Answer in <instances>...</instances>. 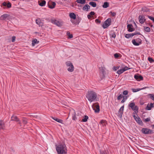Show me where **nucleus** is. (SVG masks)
I'll use <instances>...</instances> for the list:
<instances>
[{
	"label": "nucleus",
	"instance_id": "53",
	"mask_svg": "<svg viewBox=\"0 0 154 154\" xmlns=\"http://www.w3.org/2000/svg\"><path fill=\"white\" fill-rule=\"evenodd\" d=\"M110 13H111V14L113 17H114L116 15V13L115 12H112V11H111L110 12Z\"/></svg>",
	"mask_w": 154,
	"mask_h": 154
},
{
	"label": "nucleus",
	"instance_id": "58",
	"mask_svg": "<svg viewBox=\"0 0 154 154\" xmlns=\"http://www.w3.org/2000/svg\"><path fill=\"white\" fill-rule=\"evenodd\" d=\"M119 67L117 66V67H114L113 69L115 71H116L117 69H119Z\"/></svg>",
	"mask_w": 154,
	"mask_h": 154
},
{
	"label": "nucleus",
	"instance_id": "36",
	"mask_svg": "<svg viewBox=\"0 0 154 154\" xmlns=\"http://www.w3.org/2000/svg\"><path fill=\"white\" fill-rule=\"evenodd\" d=\"M144 30L146 32H149L150 31V28L149 27H146L145 26L144 27Z\"/></svg>",
	"mask_w": 154,
	"mask_h": 154
},
{
	"label": "nucleus",
	"instance_id": "51",
	"mask_svg": "<svg viewBox=\"0 0 154 154\" xmlns=\"http://www.w3.org/2000/svg\"><path fill=\"white\" fill-rule=\"evenodd\" d=\"M128 91L127 90L124 91L123 92V94L125 95H126L128 94Z\"/></svg>",
	"mask_w": 154,
	"mask_h": 154
},
{
	"label": "nucleus",
	"instance_id": "3",
	"mask_svg": "<svg viewBox=\"0 0 154 154\" xmlns=\"http://www.w3.org/2000/svg\"><path fill=\"white\" fill-rule=\"evenodd\" d=\"M66 66L69 67L67 69L68 71L72 72L73 71L74 67L72 63L70 61H68L66 62Z\"/></svg>",
	"mask_w": 154,
	"mask_h": 154
},
{
	"label": "nucleus",
	"instance_id": "48",
	"mask_svg": "<svg viewBox=\"0 0 154 154\" xmlns=\"http://www.w3.org/2000/svg\"><path fill=\"white\" fill-rule=\"evenodd\" d=\"M130 69V68L128 67H127V66H125L123 68V69L124 70V71H126V70H127L128 69Z\"/></svg>",
	"mask_w": 154,
	"mask_h": 154
},
{
	"label": "nucleus",
	"instance_id": "15",
	"mask_svg": "<svg viewBox=\"0 0 154 154\" xmlns=\"http://www.w3.org/2000/svg\"><path fill=\"white\" fill-rule=\"evenodd\" d=\"M9 16V15L8 14H5L1 16L0 18V19L1 20H5Z\"/></svg>",
	"mask_w": 154,
	"mask_h": 154
},
{
	"label": "nucleus",
	"instance_id": "34",
	"mask_svg": "<svg viewBox=\"0 0 154 154\" xmlns=\"http://www.w3.org/2000/svg\"><path fill=\"white\" fill-rule=\"evenodd\" d=\"M80 22V21L79 20L76 19L72 21V23L75 25L78 24Z\"/></svg>",
	"mask_w": 154,
	"mask_h": 154
},
{
	"label": "nucleus",
	"instance_id": "20",
	"mask_svg": "<svg viewBox=\"0 0 154 154\" xmlns=\"http://www.w3.org/2000/svg\"><path fill=\"white\" fill-rule=\"evenodd\" d=\"M36 23L39 25V26H42L43 25L41 21L40 18L37 19L36 20Z\"/></svg>",
	"mask_w": 154,
	"mask_h": 154
},
{
	"label": "nucleus",
	"instance_id": "19",
	"mask_svg": "<svg viewBox=\"0 0 154 154\" xmlns=\"http://www.w3.org/2000/svg\"><path fill=\"white\" fill-rule=\"evenodd\" d=\"M39 42V41H37L36 39L35 38L32 41V46H34L35 45V44H38Z\"/></svg>",
	"mask_w": 154,
	"mask_h": 154
},
{
	"label": "nucleus",
	"instance_id": "5",
	"mask_svg": "<svg viewBox=\"0 0 154 154\" xmlns=\"http://www.w3.org/2000/svg\"><path fill=\"white\" fill-rule=\"evenodd\" d=\"M111 19L110 18H109L104 22L102 26L104 29H106L111 25Z\"/></svg>",
	"mask_w": 154,
	"mask_h": 154
},
{
	"label": "nucleus",
	"instance_id": "10",
	"mask_svg": "<svg viewBox=\"0 0 154 154\" xmlns=\"http://www.w3.org/2000/svg\"><path fill=\"white\" fill-rule=\"evenodd\" d=\"M133 117L135 121L141 125H143V123L139 117H137L135 115L133 116Z\"/></svg>",
	"mask_w": 154,
	"mask_h": 154
},
{
	"label": "nucleus",
	"instance_id": "42",
	"mask_svg": "<svg viewBox=\"0 0 154 154\" xmlns=\"http://www.w3.org/2000/svg\"><path fill=\"white\" fill-rule=\"evenodd\" d=\"M145 109L147 110H150L151 109V108L150 107V105L148 104L145 108Z\"/></svg>",
	"mask_w": 154,
	"mask_h": 154
},
{
	"label": "nucleus",
	"instance_id": "63",
	"mask_svg": "<svg viewBox=\"0 0 154 154\" xmlns=\"http://www.w3.org/2000/svg\"><path fill=\"white\" fill-rule=\"evenodd\" d=\"M137 89L133 88L132 89V91H133V92H136L137 91H136Z\"/></svg>",
	"mask_w": 154,
	"mask_h": 154
},
{
	"label": "nucleus",
	"instance_id": "14",
	"mask_svg": "<svg viewBox=\"0 0 154 154\" xmlns=\"http://www.w3.org/2000/svg\"><path fill=\"white\" fill-rule=\"evenodd\" d=\"M5 128V123L3 120H0V131L1 129H4Z\"/></svg>",
	"mask_w": 154,
	"mask_h": 154
},
{
	"label": "nucleus",
	"instance_id": "30",
	"mask_svg": "<svg viewBox=\"0 0 154 154\" xmlns=\"http://www.w3.org/2000/svg\"><path fill=\"white\" fill-rule=\"evenodd\" d=\"M76 2L78 3L84 4L85 3V0H77Z\"/></svg>",
	"mask_w": 154,
	"mask_h": 154
},
{
	"label": "nucleus",
	"instance_id": "1",
	"mask_svg": "<svg viewBox=\"0 0 154 154\" xmlns=\"http://www.w3.org/2000/svg\"><path fill=\"white\" fill-rule=\"evenodd\" d=\"M56 149L58 154H66L67 153V147L64 144L56 145Z\"/></svg>",
	"mask_w": 154,
	"mask_h": 154
},
{
	"label": "nucleus",
	"instance_id": "45",
	"mask_svg": "<svg viewBox=\"0 0 154 154\" xmlns=\"http://www.w3.org/2000/svg\"><path fill=\"white\" fill-rule=\"evenodd\" d=\"M123 97L122 95V94H120L118 96V97H117V99L118 100H120L122 98V97Z\"/></svg>",
	"mask_w": 154,
	"mask_h": 154
},
{
	"label": "nucleus",
	"instance_id": "41",
	"mask_svg": "<svg viewBox=\"0 0 154 154\" xmlns=\"http://www.w3.org/2000/svg\"><path fill=\"white\" fill-rule=\"evenodd\" d=\"M136 40L138 43L140 44V45L142 43V40L140 38H138Z\"/></svg>",
	"mask_w": 154,
	"mask_h": 154
},
{
	"label": "nucleus",
	"instance_id": "52",
	"mask_svg": "<svg viewBox=\"0 0 154 154\" xmlns=\"http://www.w3.org/2000/svg\"><path fill=\"white\" fill-rule=\"evenodd\" d=\"M87 17L88 19H90L91 18H92L93 19H94L93 16H91L90 14H89L87 15Z\"/></svg>",
	"mask_w": 154,
	"mask_h": 154
},
{
	"label": "nucleus",
	"instance_id": "40",
	"mask_svg": "<svg viewBox=\"0 0 154 154\" xmlns=\"http://www.w3.org/2000/svg\"><path fill=\"white\" fill-rule=\"evenodd\" d=\"M22 121L23 124L25 125L27 123V120L25 118H23L22 119Z\"/></svg>",
	"mask_w": 154,
	"mask_h": 154
},
{
	"label": "nucleus",
	"instance_id": "21",
	"mask_svg": "<svg viewBox=\"0 0 154 154\" xmlns=\"http://www.w3.org/2000/svg\"><path fill=\"white\" fill-rule=\"evenodd\" d=\"M69 16L71 18L75 20L76 19L75 14L73 13H70L69 14Z\"/></svg>",
	"mask_w": 154,
	"mask_h": 154
},
{
	"label": "nucleus",
	"instance_id": "32",
	"mask_svg": "<svg viewBox=\"0 0 154 154\" xmlns=\"http://www.w3.org/2000/svg\"><path fill=\"white\" fill-rule=\"evenodd\" d=\"M88 118V116H87L85 115L84 116V118L82 119V121L84 122H86L87 121Z\"/></svg>",
	"mask_w": 154,
	"mask_h": 154
},
{
	"label": "nucleus",
	"instance_id": "39",
	"mask_svg": "<svg viewBox=\"0 0 154 154\" xmlns=\"http://www.w3.org/2000/svg\"><path fill=\"white\" fill-rule=\"evenodd\" d=\"M100 78L101 80H102L103 79H104L105 77V74H102V73H100Z\"/></svg>",
	"mask_w": 154,
	"mask_h": 154
},
{
	"label": "nucleus",
	"instance_id": "18",
	"mask_svg": "<svg viewBox=\"0 0 154 154\" xmlns=\"http://www.w3.org/2000/svg\"><path fill=\"white\" fill-rule=\"evenodd\" d=\"M110 36L111 38H115L116 37V32L114 31H111L110 33Z\"/></svg>",
	"mask_w": 154,
	"mask_h": 154
},
{
	"label": "nucleus",
	"instance_id": "35",
	"mask_svg": "<svg viewBox=\"0 0 154 154\" xmlns=\"http://www.w3.org/2000/svg\"><path fill=\"white\" fill-rule=\"evenodd\" d=\"M108 152V151L105 150L100 151V154H107Z\"/></svg>",
	"mask_w": 154,
	"mask_h": 154
},
{
	"label": "nucleus",
	"instance_id": "54",
	"mask_svg": "<svg viewBox=\"0 0 154 154\" xmlns=\"http://www.w3.org/2000/svg\"><path fill=\"white\" fill-rule=\"evenodd\" d=\"M16 38V37L15 36H13L12 37L11 41L12 42H15Z\"/></svg>",
	"mask_w": 154,
	"mask_h": 154
},
{
	"label": "nucleus",
	"instance_id": "57",
	"mask_svg": "<svg viewBox=\"0 0 154 154\" xmlns=\"http://www.w3.org/2000/svg\"><path fill=\"white\" fill-rule=\"evenodd\" d=\"M134 33V35H141V34H140V32H137V31L136 32Z\"/></svg>",
	"mask_w": 154,
	"mask_h": 154
},
{
	"label": "nucleus",
	"instance_id": "17",
	"mask_svg": "<svg viewBox=\"0 0 154 154\" xmlns=\"http://www.w3.org/2000/svg\"><path fill=\"white\" fill-rule=\"evenodd\" d=\"M11 120L12 121L19 122L20 120L19 118L16 116L13 115L11 117Z\"/></svg>",
	"mask_w": 154,
	"mask_h": 154
},
{
	"label": "nucleus",
	"instance_id": "56",
	"mask_svg": "<svg viewBox=\"0 0 154 154\" xmlns=\"http://www.w3.org/2000/svg\"><path fill=\"white\" fill-rule=\"evenodd\" d=\"M95 22L97 23H100L101 21L98 19H96L95 20Z\"/></svg>",
	"mask_w": 154,
	"mask_h": 154
},
{
	"label": "nucleus",
	"instance_id": "23",
	"mask_svg": "<svg viewBox=\"0 0 154 154\" xmlns=\"http://www.w3.org/2000/svg\"><path fill=\"white\" fill-rule=\"evenodd\" d=\"M109 3L107 2H104L103 4V5L102 7L104 8H106L109 7Z\"/></svg>",
	"mask_w": 154,
	"mask_h": 154
},
{
	"label": "nucleus",
	"instance_id": "61",
	"mask_svg": "<svg viewBox=\"0 0 154 154\" xmlns=\"http://www.w3.org/2000/svg\"><path fill=\"white\" fill-rule=\"evenodd\" d=\"M150 106L151 108L154 107L153 104L152 103H150Z\"/></svg>",
	"mask_w": 154,
	"mask_h": 154
},
{
	"label": "nucleus",
	"instance_id": "44",
	"mask_svg": "<svg viewBox=\"0 0 154 154\" xmlns=\"http://www.w3.org/2000/svg\"><path fill=\"white\" fill-rule=\"evenodd\" d=\"M120 55V54L119 53H116L114 54V56L116 58H118L119 57V55Z\"/></svg>",
	"mask_w": 154,
	"mask_h": 154
},
{
	"label": "nucleus",
	"instance_id": "6",
	"mask_svg": "<svg viewBox=\"0 0 154 154\" xmlns=\"http://www.w3.org/2000/svg\"><path fill=\"white\" fill-rule=\"evenodd\" d=\"M92 108L96 113H99L100 112V106L98 103L94 104L92 106Z\"/></svg>",
	"mask_w": 154,
	"mask_h": 154
},
{
	"label": "nucleus",
	"instance_id": "16",
	"mask_svg": "<svg viewBox=\"0 0 154 154\" xmlns=\"http://www.w3.org/2000/svg\"><path fill=\"white\" fill-rule=\"evenodd\" d=\"M38 3L40 6L43 7L45 5L46 3V2L45 0H43L41 1V2L40 1L38 2Z\"/></svg>",
	"mask_w": 154,
	"mask_h": 154
},
{
	"label": "nucleus",
	"instance_id": "37",
	"mask_svg": "<svg viewBox=\"0 0 154 154\" xmlns=\"http://www.w3.org/2000/svg\"><path fill=\"white\" fill-rule=\"evenodd\" d=\"M124 71L123 70V69L119 70L117 71V73L119 75H120L123 73L124 72Z\"/></svg>",
	"mask_w": 154,
	"mask_h": 154
},
{
	"label": "nucleus",
	"instance_id": "59",
	"mask_svg": "<svg viewBox=\"0 0 154 154\" xmlns=\"http://www.w3.org/2000/svg\"><path fill=\"white\" fill-rule=\"evenodd\" d=\"M150 120V118H147L145 119V122H148Z\"/></svg>",
	"mask_w": 154,
	"mask_h": 154
},
{
	"label": "nucleus",
	"instance_id": "24",
	"mask_svg": "<svg viewBox=\"0 0 154 154\" xmlns=\"http://www.w3.org/2000/svg\"><path fill=\"white\" fill-rule=\"evenodd\" d=\"M76 116V113L75 111H74L72 115V118L73 120L74 121H75L76 120L77 118Z\"/></svg>",
	"mask_w": 154,
	"mask_h": 154
},
{
	"label": "nucleus",
	"instance_id": "25",
	"mask_svg": "<svg viewBox=\"0 0 154 154\" xmlns=\"http://www.w3.org/2000/svg\"><path fill=\"white\" fill-rule=\"evenodd\" d=\"M132 42L133 45L135 46H138L140 45V44L138 43L135 39H133L132 41Z\"/></svg>",
	"mask_w": 154,
	"mask_h": 154
},
{
	"label": "nucleus",
	"instance_id": "38",
	"mask_svg": "<svg viewBox=\"0 0 154 154\" xmlns=\"http://www.w3.org/2000/svg\"><path fill=\"white\" fill-rule=\"evenodd\" d=\"M100 69L101 71V72H100V73H102V74H105V71L103 67H101Z\"/></svg>",
	"mask_w": 154,
	"mask_h": 154
},
{
	"label": "nucleus",
	"instance_id": "29",
	"mask_svg": "<svg viewBox=\"0 0 154 154\" xmlns=\"http://www.w3.org/2000/svg\"><path fill=\"white\" fill-rule=\"evenodd\" d=\"M134 106L135 103L134 102L130 103L129 105V107H130L132 110H133Z\"/></svg>",
	"mask_w": 154,
	"mask_h": 154
},
{
	"label": "nucleus",
	"instance_id": "7",
	"mask_svg": "<svg viewBox=\"0 0 154 154\" xmlns=\"http://www.w3.org/2000/svg\"><path fill=\"white\" fill-rule=\"evenodd\" d=\"M142 132L145 134H148L153 133L152 131L147 128H143L141 130Z\"/></svg>",
	"mask_w": 154,
	"mask_h": 154
},
{
	"label": "nucleus",
	"instance_id": "55",
	"mask_svg": "<svg viewBox=\"0 0 154 154\" xmlns=\"http://www.w3.org/2000/svg\"><path fill=\"white\" fill-rule=\"evenodd\" d=\"M95 14V13H94V11H91L89 13V14L91 16H93V15H94Z\"/></svg>",
	"mask_w": 154,
	"mask_h": 154
},
{
	"label": "nucleus",
	"instance_id": "33",
	"mask_svg": "<svg viewBox=\"0 0 154 154\" xmlns=\"http://www.w3.org/2000/svg\"><path fill=\"white\" fill-rule=\"evenodd\" d=\"M88 6H89V5H85L83 7V10L84 11H88Z\"/></svg>",
	"mask_w": 154,
	"mask_h": 154
},
{
	"label": "nucleus",
	"instance_id": "60",
	"mask_svg": "<svg viewBox=\"0 0 154 154\" xmlns=\"http://www.w3.org/2000/svg\"><path fill=\"white\" fill-rule=\"evenodd\" d=\"M76 2H75L74 3H73L72 5L71 6L72 7H74V6H76L77 5V4L76 3Z\"/></svg>",
	"mask_w": 154,
	"mask_h": 154
},
{
	"label": "nucleus",
	"instance_id": "43",
	"mask_svg": "<svg viewBox=\"0 0 154 154\" xmlns=\"http://www.w3.org/2000/svg\"><path fill=\"white\" fill-rule=\"evenodd\" d=\"M148 60L150 63L154 62V60L152 58L150 57H149L148 58Z\"/></svg>",
	"mask_w": 154,
	"mask_h": 154
},
{
	"label": "nucleus",
	"instance_id": "49",
	"mask_svg": "<svg viewBox=\"0 0 154 154\" xmlns=\"http://www.w3.org/2000/svg\"><path fill=\"white\" fill-rule=\"evenodd\" d=\"M125 37L127 38H128L131 37L130 34H126L125 35Z\"/></svg>",
	"mask_w": 154,
	"mask_h": 154
},
{
	"label": "nucleus",
	"instance_id": "8",
	"mask_svg": "<svg viewBox=\"0 0 154 154\" xmlns=\"http://www.w3.org/2000/svg\"><path fill=\"white\" fill-rule=\"evenodd\" d=\"M124 109V105H123L120 108L118 111V116L121 118L122 117V114L123 113Z\"/></svg>",
	"mask_w": 154,
	"mask_h": 154
},
{
	"label": "nucleus",
	"instance_id": "64",
	"mask_svg": "<svg viewBox=\"0 0 154 154\" xmlns=\"http://www.w3.org/2000/svg\"><path fill=\"white\" fill-rule=\"evenodd\" d=\"M130 35H131V37H132L134 35V33H132L130 34Z\"/></svg>",
	"mask_w": 154,
	"mask_h": 154
},
{
	"label": "nucleus",
	"instance_id": "27",
	"mask_svg": "<svg viewBox=\"0 0 154 154\" xmlns=\"http://www.w3.org/2000/svg\"><path fill=\"white\" fill-rule=\"evenodd\" d=\"M133 110L136 113H138V106L135 105Z\"/></svg>",
	"mask_w": 154,
	"mask_h": 154
},
{
	"label": "nucleus",
	"instance_id": "4",
	"mask_svg": "<svg viewBox=\"0 0 154 154\" xmlns=\"http://www.w3.org/2000/svg\"><path fill=\"white\" fill-rule=\"evenodd\" d=\"M51 21L52 23L59 27L61 26L63 23V22L59 21L55 19H51Z\"/></svg>",
	"mask_w": 154,
	"mask_h": 154
},
{
	"label": "nucleus",
	"instance_id": "31",
	"mask_svg": "<svg viewBox=\"0 0 154 154\" xmlns=\"http://www.w3.org/2000/svg\"><path fill=\"white\" fill-rule=\"evenodd\" d=\"M67 35L68 36V38L71 39L73 38V35L72 34H71L69 31L67 32L66 33Z\"/></svg>",
	"mask_w": 154,
	"mask_h": 154
},
{
	"label": "nucleus",
	"instance_id": "11",
	"mask_svg": "<svg viewBox=\"0 0 154 154\" xmlns=\"http://www.w3.org/2000/svg\"><path fill=\"white\" fill-rule=\"evenodd\" d=\"M139 22L141 23H143L146 21L145 17L143 15H140L139 17Z\"/></svg>",
	"mask_w": 154,
	"mask_h": 154
},
{
	"label": "nucleus",
	"instance_id": "22",
	"mask_svg": "<svg viewBox=\"0 0 154 154\" xmlns=\"http://www.w3.org/2000/svg\"><path fill=\"white\" fill-rule=\"evenodd\" d=\"M52 118L55 120V121H56L57 122L61 123L62 124H63V120L62 119H58L55 118L53 117H52Z\"/></svg>",
	"mask_w": 154,
	"mask_h": 154
},
{
	"label": "nucleus",
	"instance_id": "9",
	"mask_svg": "<svg viewBox=\"0 0 154 154\" xmlns=\"http://www.w3.org/2000/svg\"><path fill=\"white\" fill-rule=\"evenodd\" d=\"M134 78L137 81H140L141 80H143V77L141 75L139 74H137L134 75Z\"/></svg>",
	"mask_w": 154,
	"mask_h": 154
},
{
	"label": "nucleus",
	"instance_id": "47",
	"mask_svg": "<svg viewBox=\"0 0 154 154\" xmlns=\"http://www.w3.org/2000/svg\"><path fill=\"white\" fill-rule=\"evenodd\" d=\"M149 95L150 96V98L154 101V95L152 94H149Z\"/></svg>",
	"mask_w": 154,
	"mask_h": 154
},
{
	"label": "nucleus",
	"instance_id": "62",
	"mask_svg": "<svg viewBox=\"0 0 154 154\" xmlns=\"http://www.w3.org/2000/svg\"><path fill=\"white\" fill-rule=\"evenodd\" d=\"M7 3L6 2H4L3 3L2 5L3 6H7Z\"/></svg>",
	"mask_w": 154,
	"mask_h": 154
},
{
	"label": "nucleus",
	"instance_id": "2",
	"mask_svg": "<svg viewBox=\"0 0 154 154\" xmlns=\"http://www.w3.org/2000/svg\"><path fill=\"white\" fill-rule=\"evenodd\" d=\"M96 93L92 91H88L86 97L90 102L95 101L97 97Z\"/></svg>",
	"mask_w": 154,
	"mask_h": 154
},
{
	"label": "nucleus",
	"instance_id": "13",
	"mask_svg": "<svg viewBox=\"0 0 154 154\" xmlns=\"http://www.w3.org/2000/svg\"><path fill=\"white\" fill-rule=\"evenodd\" d=\"M128 31L129 32H132L135 30L133 28V26L132 24H129L127 25Z\"/></svg>",
	"mask_w": 154,
	"mask_h": 154
},
{
	"label": "nucleus",
	"instance_id": "12",
	"mask_svg": "<svg viewBox=\"0 0 154 154\" xmlns=\"http://www.w3.org/2000/svg\"><path fill=\"white\" fill-rule=\"evenodd\" d=\"M56 5V3L54 2H49L48 4V7L51 9L54 8Z\"/></svg>",
	"mask_w": 154,
	"mask_h": 154
},
{
	"label": "nucleus",
	"instance_id": "28",
	"mask_svg": "<svg viewBox=\"0 0 154 154\" xmlns=\"http://www.w3.org/2000/svg\"><path fill=\"white\" fill-rule=\"evenodd\" d=\"M100 123L103 124V126H106L107 124V122L106 120H102L100 121Z\"/></svg>",
	"mask_w": 154,
	"mask_h": 154
},
{
	"label": "nucleus",
	"instance_id": "50",
	"mask_svg": "<svg viewBox=\"0 0 154 154\" xmlns=\"http://www.w3.org/2000/svg\"><path fill=\"white\" fill-rule=\"evenodd\" d=\"M146 88V87H144V88H137V90L136 91H138L140 90H142V89H145V88Z\"/></svg>",
	"mask_w": 154,
	"mask_h": 154
},
{
	"label": "nucleus",
	"instance_id": "26",
	"mask_svg": "<svg viewBox=\"0 0 154 154\" xmlns=\"http://www.w3.org/2000/svg\"><path fill=\"white\" fill-rule=\"evenodd\" d=\"M89 4L93 7H95L97 6V4L95 2H91Z\"/></svg>",
	"mask_w": 154,
	"mask_h": 154
},
{
	"label": "nucleus",
	"instance_id": "46",
	"mask_svg": "<svg viewBox=\"0 0 154 154\" xmlns=\"http://www.w3.org/2000/svg\"><path fill=\"white\" fill-rule=\"evenodd\" d=\"M7 6L8 8H11V4L10 2H8L7 4Z\"/></svg>",
	"mask_w": 154,
	"mask_h": 154
}]
</instances>
